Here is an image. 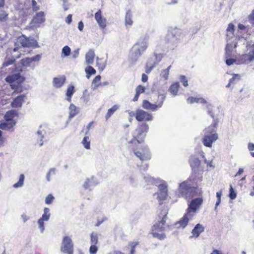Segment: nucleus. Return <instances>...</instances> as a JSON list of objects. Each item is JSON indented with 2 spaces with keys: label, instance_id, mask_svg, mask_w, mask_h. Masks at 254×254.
I'll list each match as a JSON object with an SVG mask.
<instances>
[{
  "label": "nucleus",
  "instance_id": "nucleus-1",
  "mask_svg": "<svg viewBox=\"0 0 254 254\" xmlns=\"http://www.w3.org/2000/svg\"><path fill=\"white\" fill-rule=\"evenodd\" d=\"M168 213V211L165 208L159 209L157 211L155 219V223L152 226L151 230V234L154 238H157L160 240H163L166 238V236L164 231L166 227H169V225L166 224Z\"/></svg>",
  "mask_w": 254,
  "mask_h": 254
},
{
  "label": "nucleus",
  "instance_id": "nucleus-2",
  "mask_svg": "<svg viewBox=\"0 0 254 254\" xmlns=\"http://www.w3.org/2000/svg\"><path fill=\"white\" fill-rule=\"evenodd\" d=\"M142 142L135 138H132L129 142V148L140 160L147 161L151 159V155L149 149L141 144Z\"/></svg>",
  "mask_w": 254,
  "mask_h": 254
},
{
  "label": "nucleus",
  "instance_id": "nucleus-3",
  "mask_svg": "<svg viewBox=\"0 0 254 254\" xmlns=\"http://www.w3.org/2000/svg\"><path fill=\"white\" fill-rule=\"evenodd\" d=\"M217 126V122H215L203 130L204 135L202 142L205 147H211L213 143L217 140L218 135L216 131Z\"/></svg>",
  "mask_w": 254,
  "mask_h": 254
},
{
  "label": "nucleus",
  "instance_id": "nucleus-4",
  "mask_svg": "<svg viewBox=\"0 0 254 254\" xmlns=\"http://www.w3.org/2000/svg\"><path fill=\"white\" fill-rule=\"evenodd\" d=\"M5 80L6 82L10 84V88L14 90L12 95L23 91L21 84L25 81V78L21 76L19 72L8 75Z\"/></svg>",
  "mask_w": 254,
  "mask_h": 254
},
{
  "label": "nucleus",
  "instance_id": "nucleus-5",
  "mask_svg": "<svg viewBox=\"0 0 254 254\" xmlns=\"http://www.w3.org/2000/svg\"><path fill=\"white\" fill-rule=\"evenodd\" d=\"M165 99L166 95L164 94H159L157 95V99L154 103H151L147 100H143L142 107L147 110L156 111L162 107Z\"/></svg>",
  "mask_w": 254,
  "mask_h": 254
},
{
  "label": "nucleus",
  "instance_id": "nucleus-6",
  "mask_svg": "<svg viewBox=\"0 0 254 254\" xmlns=\"http://www.w3.org/2000/svg\"><path fill=\"white\" fill-rule=\"evenodd\" d=\"M195 188L189 185L187 182L184 181L179 185V195L189 200L195 195Z\"/></svg>",
  "mask_w": 254,
  "mask_h": 254
},
{
  "label": "nucleus",
  "instance_id": "nucleus-7",
  "mask_svg": "<svg viewBox=\"0 0 254 254\" xmlns=\"http://www.w3.org/2000/svg\"><path fill=\"white\" fill-rule=\"evenodd\" d=\"M32 40L29 38L26 37L25 35H22L18 37L14 43V48L12 50V52H15L18 51L21 48H29L33 46Z\"/></svg>",
  "mask_w": 254,
  "mask_h": 254
},
{
  "label": "nucleus",
  "instance_id": "nucleus-8",
  "mask_svg": "<svg viewBox=\"0 0 254 254\" xmlns=\"http://www.w3.org/2000/svg\"><path fill=\"white\" fill-rule=\"evenodd\" d=\"M61 251L65 254H73V244L70 237L64 236L63 238Z\"/></svg>",
  "mask_w": 254,
  "mask_h": 254
},
{
  "label": "nucleus",
  "instance_id": "nucleus-9",
  "mask_svg": "<svg viewBox=\"0 0 254 254\" xmlns=\"http://www.w3.org/2000/svg\"><path fill=\"white\" fill-rule=\"evenodd\" d=\"M149 127L146 123H142L139 125L138 127L135 129V134L132 138H136L140 141H143L145 136V133L148 130Z\"/></svg>",
  "mask_w": 254,
  "mask_h": 254
},
{
  "label": "nucleus",
  "instance_id": "nucleus-10",
  "mask_svg": "<svg viewBox=\"0 0 254 254\" xmlns=\"http://www.w3.org/2000/svg\"><path fill=\"white\" fill-rule=\"evenodd\" d=\"M135 117L136 120L139 122L150 121L153 120L151 114L140 109L136 110Z\"/></svg>",
  "mask_w": 254,
  "mask_h": 254
},
{
  "label": "nucleus",
  "instance_id": "nucleus-11",
  "mask_svg": "<svg viewBox=\"0 0 254 254\" xmlns=\"http://www.w3.org/2000/svg\"><path fill=\"white\" fill-rule=\"evenodd\" d=\"M202 199L201 198H196L192 199L190 202L187 211H189L190 214L194 215L196 209L201 204Z\"/></svg>",
  "mask_w": 254,
  "mask_h": 254
},
{
  "label": "nucleus",
  "instance_id": "nucleus-12",
  "mask_svg": "<svg viewBox=\"0 0 254 254\" xmlns=\"http://www.w3.org/2000/svg\"><path fill=\"white\" fill-rule=\"evenodd\" d=\"M26 99L25 94H20L14 98L11 103V106L12 108H20L24 100Z\"/></svg>",
  "mask_w": 254,
  "mask_h": 254
},
{
  "label": "nucleus",
  "instance_id": "nucleus-13",
  "mask_svg": "<svg viewBox=\"0 0 254 254\" xmlns=\"http://www.w3.org/2000/svg\"><path fill=\"white\" fill-rule=\"evenodd\" d=\"M95 19L102 29H104L106 28L107 26V20L105 18L102 16V11L100 9L95 13Z\"/></svg>",
  "mask_w": 254,
  "mask_h": 254
},
{
  "label": "nucleus",
  "instance_id": "nucleus-14",
  "mask_svg": "<svg viewBox=\"0 0 254 254\" xmlns=\"http://www.w3.org/2000/svg\"><path fill=\"white\" fill-rule=\"evenodd\" d=\"M193 217V214H191L189 211H187V213L178 222L177 224L180 225V227L184 228L188 225L189 220L191 219Z\"/></svg>",
  "mask_w": 254,
  "mask_h": 254
},
{
  "label": "nucleus",
  "instance_id": "nucleus-15",
  "mask_svg": "<svg viewBox=\"0 0 254 254\" xmlns=\"http://www.w3.org/2000/svg\"><path fill=\"white\" fill-rule=\"evenodd\" d=\"M45 20V14L43 11L37 12L32 19V22L35 24H41Z\"/></svg>",
  "mask_w": 254,
  "mask_h": 254
},
{
  "label": "nucleus",
  "instance_id": "nucleus-16",
  "mask_svg": "<svg viewBox=\"0 0 254 254\" xmlns=\"http://www.w3.org/2000/svg\"><path fill=\"white\" fill-rule=\"evenodd\" d=\"M18 116V112L15 110H9L5 113L4 119L6 121L10 122H15L14 118Z\"/></svg>",
  "mask_w": 254,
  "mask_h": 254
},
{
  "label": "nucleus",
  "instance_id": "nucleus-17",
  "mask_svg": "<svg viewBox=\"0 0 254 254\" xmlns=\"http://www.w3.org/2000/svg\"><path fill=\"white\" fill-rule=\"evenodd\" d=\"M16 122H9L5 120V122L0 123V129L2 130H9L12 128L15 125Z\"/></svg>",
  "mask_w": 254,
  "mask_h": 254
},
{
  "label": "nucleus",
  "instance_id": "nucleus-18",
  "mask_svg": "<svg viewBox=\"0 0 254 254\" xmlns=\"http://www.w3.org/2000/svg\"><path fill=\"white\" fill-rule=\"evenodd\" d=\"M189 163L192 169L198 168L200 164V161L195 155H191L189 159Z\"/></svg>",
  "mask_w": 254,
  "mask_h": 254
},
{
  "label": "nucleus",
  "instance_id": "nucleus-19",
  "mask_svg": "<svg viewBox=\"0 0 254 254\" xmlns=\"http://www.w3.org/2000/svg\"><path fill=\"white\" fill-rule=\"evenodd\" d=\"M140 48H136L135 45L133 46L131 55V58L132 61H136L137 59L141 56L142 53Z\"/></svg>",
  "mask_w": 254,
  "mask_h": 254
},
{
  "label": "nucleus",
  "instance_id": "nucleus-20",
  "mask_svg": "<svg viewBox=\"0 0 254 254\" xmlns=\"http://www.w3.org/2000/svg\"><path fill=\"white\" fill-rule=\"evenodd\" d=\"M21 54H18L17 56L15 57H12L11 59L9 58H5L4 62L2 64V67H5L10 65L12 64L15 62L16 59H19L21 57Z\"/></svg>",
  "mask_w": 254,
  "mask_h": 254
},
{
  "label": "nucleus",
  "instance_id": "nucleus-21",
  "mask_svg": "<svg viewBox=\"0 0 254 254\" xmlns=\"http://www.w3.org/2000/svg\"><path fill=\"white\" fill-rule=\"evenodd\" d=\"M65 81V77L64 76L55 77L53 79V85L56 88H60L63 86Z\"/></svg>",
  "mask_w": 254,
  "mask_h": 254
},
{
  "label": "nucleus",
  "instance_id": "nucleus-22",
  "mask_svg": "<svg viewBox=\"0 0 254 254\" xmlns=\"http://www.w3.org/2000/svg\"><path fill=\"white\" fill-rule=\"evenodd\" d=\"M204 227L200 224H197L195 225L194 228L192 230V234L193 236L198 237L200 234L204 231Z\"/></svg>",
  "mask_w": 254,
  "mask_h": 254
},
{
  "label": "nucleus",
  "instance_id": "nucleus-23",
  "mask_svg": "<svg viewBox=\"0 0 254 254\" xmlns=\"http://www.w3.org/2000/svg\"><path fill=\"white\" fill-rule=\"evenodd\" d=\"M95 53L93 50H90L86 54V62L88 64H92L94 62Z\"/></svg>",
  "mask_w": 254,
  "mask_h": 254
},
{
  "label": "nucleus",
  "instance_id": "nucleus-24",
  "mask_svg": "<svg viewBox=\"0 0 254 254\" xmlns=\"http://www.w3.org/2000/svg\"><path fill=\"white\" fill-rule=\"evenodd\" d=\"M180 88L179 82H176L172 83L169 89L170 93L173 96H176Z\"/></svg>",
  "mask_w": 254,
  "mask_h": 254
},
{
  "label": "nucleus",
  "instance_id": "nucleus-25",
  "mask_svg": "<svg viewBox=\"0 0 254 254\" xmlns=\"http://www.w3.org/2000/svg\"><path fill=\"white\" fill-rule=\"evenodd\" d=\"M187 102L189 103L192 104L193 103L206 104V101L202 98H197L193 97H190L187 99Z\"/></svg>",
  "mask_w": 254,
  "mask_h": 254
},
{
  "label": "nucleus",
  "instance_id": "nucleus-26",
  "mask_svg": "<svg viewBox=\"0 0 254 254\" xmlns=\"http://www.w3.org/2000/svg\"><path fill=\"white\" fill-rule=\"evenodd\" d=\"M132 14L130 9L127 11L125 16V24L126 26H131L133 24L132 20Z\"/></svg>",
  "mask_w": 254,
  "mask_h": 254
},
{
  "label": "nucleus",
  "instance_id": "nucleus-27",
  "mask_svg": "<svg viewBox=\"0 0 254 254\" xmlns=\"http://www.w3.org/2000/svg\"><path fill=\"white\" fill-rule=\"evenodd\" d=\"M136 93L133 99V101H137L138 99L139 95L145 92V87L141 85L137 86L135 89Z\"/></svg>",
  "mask_w": 254,
  "mask_h": 254
},
{
  "label": "nucleus",
  "instance_id": "nucleus-28",
  "mask_svg": "<svg viewBox=\"0 0 254 254\" xmlns=\"http://www.w3.org/2000/svg\"><path fill=\"white\" fill-rule=\"evenodd\" d=\"M96 66L99 71H102L106 67L105 61L103 59H100L97 57L96 59Z\"/></svg>",
  "mask_w": 254,
  "mask_h": 254
},
{
  "label": "nucleus",
  "instance_id": "nucleus-29",
  "mask_svg": "<svg viewBox=\"0 0 254 254\" xmlns=\"http://www.w3.org/2000/svg\"><path fill=\"white\" fill-rule=\"evenodd\" d=\"M74 87L73 85H70L68 87L66 90V95L67 96V100L68 102H71V97L73 93H74Z\"/></svg>",
  "mask_w": 254,
  "mask_h": 254
},
{
  "label": "nucleus",
  "instance_id": "nucleus-30",
  "mask_svg": "<svg viewBox=\"0 0 254 254\" xmlns=\"http://www.w3.org/2000/svg\"><path fill=\"white\" fill-rule=\"evenodd\" d=\"M69 119L72 118L73 117H74L76 115H77L78 114V111L77 108L74 105H73L72 104H70L69 106Z\"/></svg>",
  "mask_w": 254,
  "mask_h": 254
},
{
  "label": "nucleus",
  "instance_id": "nucleus-31",
  "mask_svg": "<svg viewBox=\"0 0 254 254\" xmlns=\"http://www.w3.org/2000/svg\"><path fill=\"white\" fill-rule=\"evenodd\" d=\"M119 109V106L117 105H114L112 108L108 109V112L105 115L106 120H108L111 116Z\"/></svg>",
  "mask_w": 254,
  "mask_h": 254
},
{
  "label": "nucleus",
  "instance_id": "nucleus-32",
  "mask_svg": "<svg viewBox=\"0 0 254 254\" xmlns=\"http://www.w3.org/2000/svg\"><path fill=\"white\" fill-rule=\"evenodd\" d=\"M85 71L87 78H89L91 75L95 74L96 72V70L90 65H88L85 68Z\"/></svg>",
  "mask_w": 254,
  "mask_h": 254
},
{
  "label": "nucleus",
  "instance_id": "nucleus-33",
  "mask_svg": "<svg viewBox=\"0 0 254 254\" xmlns=\"http://www.w3.org/2000/svg\"><path fill=\"white\" fill-rule=\"evenodd\" d=\"M135 45V47H136V48H140L141 52L145 51L148 46L147 42L145 41L144 40L136 43Z\"/></svg>",
  "mask_w": 254,
  "mask_h": 254
},
{
  "label": "nucleus",
  "instance_id": "nucleus-34",
  "mask_svg": "<svg viewBox=\"0 0 254 254\" xmlns=\"http://www.w3.org/2000/svg\"><path fill=\"white\" fill-rule=\"evenodd\" d=\"M82 143L86 149H90V140L88 136H86L83 138Z\"/></svg>",
  "mask_w": 254,
  "mask_h": 254
},
{
  "label": "nucleus",
  "instance_id": "nucleus-35",
  "mask_svg": "<svg viewBox=\"0 0 254 254\" xmlns=\"http://www.w3.org/2000/svg\"><path fill=\"white\" fill-rule=\"evenodd\" d=\"M24 178V175L23 174H21L19 177V181L17 183L14 184L13 187L15 188L22 187L23 185Z\"/></svg>",
  "mask_w": 254,
  "mask_h": 254
},
{
  "label": "nucleus",
  "instance_id": "nucleus-36",
  "mask_svg": "<svg viewBox=\"0 0 254 254\" xmlns=\"http://www.w3.org/2000/svg\"><path fill=\"white\" fill-rule=\"evenodd\" d=\"M171 67V65H169L166 69H163L161 72V76L165 80H167L168 78Z\"/></svg>",
  "mask_w": 254,
  "mask_h": 254
},
{
  "label": "nucleus",
  "instance_id": "nucleus-37",
  "mask_svg": "<svg viewBox=\"0 0 254 254\" xmlns=\"http://www.w3.org/2000/svg\"><path fill=\"white\" fill-rule=\"evenodd\" d=\"M91 243L93 245H97L98 242L97 234L92 232L90 235Z\"/></svg>",
  "mask_w": 254,
  "mask_h": 254
},
{
  "label": "nucleus",
  "instance_id": "nucleus-38",
  "mask_svg": "<svg viewBox=\"0 0 254 254\" xmlns=\"http://www.w3.org/2000/svg\"><path fill=\"white\" fill-rule=\"evenodd\" d=\"M49 209L47 207H45L44 209V214L42 215V219L48 221L49 219L50 214L49 213Z\"/></svg>",
  "mask_w": 254,
  "mask_h": 254
},
{
  "label": "nucleus",
  "instance_id": "nucleus-39",
  "mask_svg": "<svg viewBox=\"0 0 254 254\" xmlns=\"http://www.w3.org/2000/svg\"><path fill=\"white\" fill-rule=\"evenodd\" d=\"M101 77L100 75H97L92 80V84L93 86V89H97L98 87H95V86L98 85V83H101Z\"/></svg>",
  "mask_w": 254,
  "mask_h": 254
},
{
  "label": "nucleus",
  "instance_id": "nucleus-40",
  "mask_svg": "<svg viewBox=\"0 0 254 254\" xmlns=\"http://www.w3.org/2000/svg\"><path fill=\"white\" fill-rule=\"evenodd\" d=\"M31 63L30 58H25L20 60V64L23 66H29Z\"/></svg>",
  "mask_w": 254,
  "mask_h": 254
},
{
  "label": "nucleus",
  "instance_id": "nucleus-41",
  "mask_svg": "<svg viewBox=\"0 0 254 254\" xmlns=\"http://www.w3.org/2000/svg\"><path fill=\"white\" fill-rule=\"evenodd\" d=\"M8 19V14L2 9H0V21H5Z\"/></svg>",
  "mask_w": 254,
  "mask_h": 254
},
{
  "label": "nucleus",
  "instance_id": "nucleus-42",
  "mask_svg": "<svg viewBox=\"0 0 254 254\" xmlns=\"http://www.w3.org/2000/svg\"><path fill=\"white\" fill-rule=\"evenodd\" d=\"M230 187L229 196L231 199H234L236 197L237 194L232 186L230 185Z\"/></svg>",
  "mask_w": 254,
  "mask_h": 254
},
{
  "label": "nucleus",
  "instance_id": "nucleus-43",
  "mask_svg": "<svg viewBox=\"0 0 254 254\" xmlns=\"http://www.w3.org/2000/svg\"><path fill=\"white\" fill-rule=\"evenodd\" d=\"M54 199L55 197L52 194H49L46 197L45 203L47 204H50L53 202Z\"/></svg>",
  "mask_w": 254,
  "mask_h": 254
},
{
  "label": "nucleus",
  "instance_id": "nucleus-44",
  "mask_svg": "<svg viewBox=\"0 0 254 254\" xmlns=\"http://www.w3.org/2000/svg\"><path fill=\"white\" fill-rule=\"evenodd\" d=\"M168 195V192H159L158 195L159 200H164L166 199Z\"/></svg>",
  "mask_w": 254,
  "mask_h": 254
},
{
  "label": "nucleus",
  "instance_id": "nucleus-45",
  "mask_svg": "<svg viewBox=\"0 0 254 254\" xmlns=\"http://www.w3.org/2000/svg\"><path fill=\"white\" fill-rule=\"evenodd\" d=\"M227 33L230 32L232 35H234L235 32V26L234 24L232 23H230L228 24V27L227 28Z\"/></svg>",
  "mask_w": 254,
  "mask_h": 254
},
{
  "label": "nucleus",
  "instance_id": "nucleus-46",
  "mask_svg": "<svg viewBox=\"0 0 254 254\" xmlns=\"http://www.w3.org/2000/svg\"><path fill=\"white\" fill-rule=\"evenodd\" d=\"M138 244H139V243L137 242H130L129 243V245L131 247V250H130L129 254H134L135 247L137 245H138Z\"/></svg>",
  "mask_w": 254,
  "mask_h": 254
},
{
  "label": "nucleus",
  "instance_id": "nucleus-47",
  "mask_svg": "<svg viewBox=\"0 0 254 254\" xmlns=\"http://www.w3.org/2000/svg\"><path fill=\"white\" fill-rule=\"evenodd\" d=\"M31 5L32 10L34 12H36L40 9V6L37 4V3L35 0H32Z\"/></svg>",
  "mask_w": 254,
  "mask_h": 254
},
{
  "label": "nucleus",
  "instance_id": "nucleus-48",
  "mask_svg": "<svg viewBox=\"0 0 254 254\" xmlns=\"http://www.w3.org/2000/svg\"><path fill=\"white\" fill-rule=\"evenodd\" d=\"M156 64L154 63L153 64H149L148 63H147L145 66V72L146 73L148 74L150 72V71L152 70L153 67L155 66Z\"/></svg>",
  "mask_w": 254,
  "mask_h": 254
},
{
  "label": "nucleus",
  "instance_id": "nucleus-49",
  "mask_svg": "<svg viewBox=\"0 0 254 254\" xmlns=\"http://www.w3.org/2000/svg\"><path fill=\"white\" fill-rule=\"evenodd\" d=\"M62 53L64 54L65 56H68L70 54V48L67 46H64L62 50Z\"/></svg>",
  "mask_w": 254,
  "mask_h": 254
},
{
  "label": "nucleus",
  "instance_id": "nucleus-50",
  "mask_svg": "<svg viewBox=\"0 0 254 254\" xmlns=\"http://www.w3.org/2000/svg\"><path fill=\"white\" fill-rule=\"evenodd\" d=\"M180 80L184 86L187 87L188 86V79L185 75H181Z\"/></svg>",
  "mask_w": 254,
  "mask_h": 254
},
{
  "label": "nucleus",
  "instance_id": "nucleus-51",
  "mask_svg": "<svg viewBox=\"0 0 254 254\" xmlns=\"http://www.w3.org/2000/svg\"><path fill=\"white\" fill-rule=\"evenodd\" d=\"M221 195H222V191L221 190H220L216 192V196L217 198V201L215 204V208H216L218 206V205L220 204V203L221 202Z\"/></svg>",
  "mask_w": 254,
  "mask_h": 254
},
{
  "label": "nucleus",
  "instance_id": "nucleus-52",
  "mask_svg": "<svg viewBox=\"0 0 254 254\" xmlns=\"http://www.w3.org/2000/svg\"><path fill=\"white\" fill-rule=\"evenodd\" d=\"M96 245L92 244L90 246L89 249V252L90 254H96L98 250V248Z\"/></svg>",
  "mask_w": 254,
  "mask_h": 254
},
{
  "label": "nucleus",
  "instance_id": "nucleus-53",
  "mask_svg": "<svg viewBox=\"0 0 254 254\" xmlns=\"http://www.w3.org/2000/svg\"><path fill=\"white\" fill-rule=\"evenodd\" d=\"M239 76H240V75L239 74H234L233 75V76L231 79H230V80L229 81V83L226 86V87H227V88L231 86V84L232 83H233L234 82V81H235V80L236 79V77H239Z\"/></svg>",
  "mask_w": 254,
  "mask_h": 254
},
{
  "label": "nucleus",
  "instance_id": "nucleus-54",
  "mask_svg": "<svg viewBox=\"0 0 254 254\" xmlns=\"http://www.w3.org/2000/svg\"><path fill=\"white\" fill-rule=\"evenodd\" d=\"M55 173V169L52 168L51 169L46 175V179L48 181H50L51 180L50 176L51 175H54Z\"/></svg>",
  "mask_w": 254,
  "mask_h": 254
},
{
  "label": "nucleus",
  "instance_id": "nucleus-55",
  "mask_svg": "<svg viewBox=\"0 0 254 254\" xmlns=\"http://www.w3.org/2000/svg\"><path fill=\"white\" fill-rule=\"evenodd\" d=\"M159 192H168L167 186L164 184H160L158 186Z\"/></svg>",
  "mask_w": 254,
  "mask_h": 254
},
{
  "label": "nucleus",
  "instance_id": "nucleus-56",
  "mask_svg": "<svg viewBox=\"0 0 254 254\" xmlns=\"http://www.w3.org/2000/svg\"><path fill=\"white\" fill-rule=\"evenodd\" d=\"M159 192H168L167 186L164 184H160L158 186Z\"/></svg>",
  "mask_w": 254,
  "mask_h": 254
},
{
  "label": "nucleus",
  "instance_id": "nucleus-57",
  "mask_svg": "<svg viewBox=\"0 0 254 254\" xmlns=\"http://www.w3.org/2000/svg\"><path fill=\"white\" fill-rule=\"evenodd\" d=\"M45 220L42 219L40 218L38 221V223L39 224V228L40 229L41 232H43L44 230V221Z\"/></svg>",
  "mask_w": 254,
  "mask_h": 254
},
{
  "label": "nucleus",
  "instance_id": "nucleus-58",
  "mask_svg": "<svg viewBox=\"0 0 254 254\" xmlns=\"http://www.w3.org/2000/svg\"><path fill=\"white\" fill-rule=\"evenodd\" d=\"M91 181L89 179H87L84 183L83 187L85 189H88L91 186Z\"/></svg>",
  "mask_w": 254,
  "mask_h": 254
},
{
  "label": "nucleus",
  "instance_id": "nucleus-59",
  "mask_svg": "<svg viewBox=\"0 0 254 254\" xmlns=\"http://www.w3.org/2000/svg\"><path fill=\"white\" fill-rule=\"evenodd\" d=\"M106 220H107V218L106 217H103V218H102L101 219L98 218L97 219V222L95 224V226H96V227L99 226L102 223H103Z\"/></svg>",
  "mask_w": 254,
  "mask_h": 254
},
{
  "label": "nucleus",
  "instance_id": "nucleus-60",
  "mask_svg": "<svg viewBox=\"0 0 254 254\" xmlns=\"http://www.w3.org/2000/svg\"><path fill=\"white\" fill-rule=\"evenodd\" d=\"M249 19L250 22L254 25V8L251 14L249 16Z\"/></svg>",
  "mask_w": 254,
  "mask_h": 254
},
{
  "label": "nucleus",
  "instance_id": "nucleus-61",
  "mask_svg": "<svg viewBox=\"0 0 254 254\" xmlns=\"http://www.w3.org/2000/svg\"><path fill=\"white\" fill-rule=\"evenodd\" d=\"M40 59H41V56L39 55H37L34 57L30 58L31 63L32 62H38L40 60Z\"/></svg>",
  "mask_w": 254,
  "mask_h": 254
},
{
  "label": "nucleus",
  "instance_id": "nucleus-62",
  "mask_svg": "<svg viewBox=\"0 0 254 254\" xmlns=\"http://www.w3.org/2000/svg\"><path fill=\"white\" fill-rule=\"evenodd\" d=\"M72 14H69L66 17V18H65V22L67 24H69L71 23V22L72 21Z\"/></svg>",
  "mask_w": 254,
  "mask_h": 254
},
{
  "label": "nucleus",
  "instance_id": "nucleus-63",
  "mask_svg": "<svg viewBox=\"0 0 254 254\" xmlns=\"http://www.w3.org/2000/svg\"><path fill=\"white\" fill-rule=\"evenodd\" d=\"M235 62V60L233 59H229L226 60V63L228 65H230L233 64V63Z\"/></svg>",
  "mask_w": 254,
  "mask_h": 254
},
{
  "label": "nucleus",
  "instance_id": "nucleus-64",
  "mask_svg": "<svg viewBox=\"0 0 254 254\" xmlns=\"http://www.w3.org/2000/svg\"><path fill=\"white\" fill-rule=\"evenodd\" d=\"M231 47L229 46L228 44L226 47V54L229 56L231 55V51L230 50V48Z\"/></svg>",
  "mask_w": 254,
  "mask_h": 254
}]
</instances>
